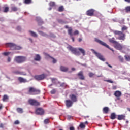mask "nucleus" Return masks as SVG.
<instances>
[{"instance_id":"7c9ffc66","label":"nucleus","mask_w":130,"mask_h":130,"mask_svg":"<svg viewBox=\"0 0 130 130\" xmlns=\"http://www.w3.org/2000/svg\"><path fill=\"white\" fill-rule=\"evenodd\" d=\"M57 11L58 12H63V11H64V8L62 6H61L59 7Z\"/></svg>"},{"instance_id":"13d9d810","label":"nucleus","mask_w":130,"mask_h":130,"mask_svg":"<svg viewBox=\"0 0 130 130\" xmlns=\"http://www.w3.org/2000/svg\"><path fill=\"white\" fill-rule=\"evenodd\" d=\"M70 130H75V127L71 126L70 127Z\"/></svg>"},{"instance_id":"8fccbe9b","label":"nucleus","mask_w":130,"mask_h":130,"mask_svg":"<svg viewBox=\"0 0 130 130\" xmlns=\"http://www.w3.org/2000/svg\"><path fill=\"white\" fill-rule=\"evenodd\" d=\"M14 124L15 125H18V124H20V121H19V120H16L15 122H14Z\"/></svg>"},{"instance_id":"a18cd8bd","label":"nucleus","mask_w":130,"mask_h":130,"mask_svg":"<svg viewBox=\"0 0 130 130\" xmlns=\"http://www.w3.org/2000/svg\"><path fill=\"white\" fill-rule=\"evenodd\" d=\"M60 87H67V84L65 83H62L60 85Z\"/></svg>"},{"instance_id":"0e129e2a","label":"nucleus","mask_w":130,"mask_h":130,"mask_svg":"<svg viewBox=\"0 0 130 130\" xmlns=\"http://www.w3.org/2000/svg\"><path fill=\"white\" fill-rule=\"evenodd\" d=\"M75 70H76V69H75L74 68H72V71H75Z\"/></svg>"},{"instance_id":"6e6552de","label":"nucleus","mask_w":130,"mask_h":130,"mask_svg":"<svg viewBox=\"0 0 130 130\" xmlns=\"http://www.w3.org/2000/svg\"><path fill=\"white\" fill-rule=\"evenodd\" d=\"M68 49L69 50H71V52L75 54V55L80 56L81 55V53L80 52L78 51L76 48H73L71 46H69L68 47Z\"/></svg>"},{"instance_id":"393cba45","label":"nucleus","mask_w":130,"mask_h":130,"mask_svg":"<svg viewBox=\"0 0 130 130\" xmlns=\"http://www.w3.org/2000/svg\"><path fill=\"white\" fill-rule=\"evenodd\" d=\"M78 50L82 54L83 56H85V55H86V51L84 49L82 48H79Z\"/></svg>"},{"instance_id":"338daca9","label":"nucleus","mask_w":130,"mask_h":130,"mask_svg":"<svg viewBox=\"0 0 130 130\" xmlns=\"http://www.w3.org/2000/svg\"><path fill=\"white\" fill-rule=\"evenodd\" d=\"M125 2H127V3H130V0H125Z\"/></svg>"},{"instance_id":"6e6d98bb","label":"nucleus","mask_w":130,"mask_h":130,"mask_svg":"<svg viewBox=\"0 0 130 130\" xmlns=\"http://www.w3.org/2000/svg\"><path fill=\"white\" fill-rule=\"evenodd\" d=\"M17 30H18V31H21V26H18L17 27Z\"/></svg>"},{"instance_id":"72a5a7b5","label":"nucleus","mask_w":130,"mask_h":130,"mask_svg":"<svg viewBox=\"0 0 130 130\" xmlns=\"http://www.w3.org/2000/svg\"><path fill=\"white\" fill-rule=\"evenodd\" d=\"M109 41L111 43H113V44H114V45H115V44L117 43V42L116 41H114L113 40V39H109Z\"/></svg>"},{"instance_id":"58836bf2","label":"nucleus","mask_w":130,"mask_h":130,"mask_svg":"<svg viewBox=\"0 0 130 130\" xmlns=\"http://www.w3.org/2000/svg\"><path fill=\"white\" fill-rule=\"evenodd\" d=\"M4 13H8L9 12V7H6L5 8L4 10H3Z\"/></svg>"},{"instance_id":"6ab92c4d","label":"nucleus","mask_w":130,"mask_h":130,"mask_svg":"<svg viewBox=\"0 0 130 130\" xmlns=\"http://www.w3.org/2000/svg\"><path fill=\"white\" fill-rule=\"evenodd\" d=\"M60 71H61V72H68V71H69V68L65 67L64 66H61L60 67Z\"/></svg>"},{"instance_id":"e2e57ef3","label":"nucleus","mask_w":130,"mask_h":130,"mask_svg":"<svg viewBox=\"0 0 130 130\" xmlns=\"http://www.w3.org/2000/svg\"><path fill=\"white\" fill-rule=\"evenodd\" d=\"M78 41H79V42H81V41H82V39L81 38H79L78 39Z\"/></svg>"},{"instance_id":"a211bd4d","label":"nucleus","mask_w":130,"mask_h":130,"mask_svg":"<svg viewBox=\"0 0 130 130\" xmlns=\"http://www.w3.org/2000/svg\"><path fill=\"white\" fill-rule=\"evenodd\" d=\"M70 98L71 99L72 102H77V96L75 94H71L69 95Z\"/></svg>"},{"instance_id":"de8ad7c7","label":"nucleus","mask_w":130,"mask_h":130,"mask_svg":"<svg viewBox=\"0 0 130 130\" xmlns=\"http://www.w3.org/2000/svg\"><path fill=\"white\" fill-rule=\"evenodd\" d=\"M55 93H56V90H55V89L51 91V94H55Z\"/></svg>"},{"instance_id":"aec40b11","label":"nucleus","mask_w":130,"mask_h":130,"mask_svg":"<svg viewBox=\"0 0 130 130\" xmlns=\"http://www.w3.org/2000/svg\"><path fill=\"white\" fill-rule=\"evenodd\" d=\"M46 58H51L53 59L52 62L53 63H56L57 60L55 59L54 58L51 57L50 55H49L48 54H46Z\"/></svg>"},{"instance_id":"bf43d9fd","label":"nucleus","mask_w":130,"mask_h":130,"mask_svg":"<svg viewBox=\"0 0 130 130\" xmlns=\"http://www.w3.org/2000/svg\"><path fill=\"white\" fill-rule=\"evenodd\" d=\"M8 62H10L11 61V58L8 57Z\"/></svg>"},{"instance_id":"052dcab7","label":"nucleus","mask_w":130,"mask_h":130,"mask_svg":"<svg viewBox=\"0 0 130 130\" xmlns=\"http://www.w3.org/2000/svg\"><path fill=\"white\" fill-rule=\"evenodd\" d=\"M0 127L1 128L4 127V125L3 124H0Z\"/></svg>"},{"instance_id":"4be33fe9","label":"nucleus","mask_w":130,"mask_h":130,"mask_svg":"<svg viewBox=\"0 0 130 130\" xmlns=\"http://www.w3.org/2000/svg\"><path fill=\"white\" fill-rule=\"evenodd\" d=\"M28 32L30 33V35L32 37H35V38H37V37H38V35H37V34H36V32H35L32 30H29Z\"/></svg>"},{"instance_id":"dca6fc26","label":"nucleus","mask_w":130,"mask_h":130,"mask_svg":"<svg viewBox=\"0 0 130 130\" xmlns=\"http://www.w3.org/2000/svg\"><path fill=\"white\" fill-rule=\"evenodd\" d=\"M73 102H72L70 100H66V104L67 107H68V108H69V107H72V106H73Z\"/></svg>"},{"instance_id":"9b49d317","label":"nucleus","mask_w":130,"mask_h":130,"mask_svg":"<svg viewBox=\"0 0 130 130\" xmlns=\"http://www.w3.org/2000/svg\"><path fill=\"white\" fill-rule=\"evenodd\" d=\"M114 47L117 50H122L123 49V46L118 42L115 45H114Z\"/></svg>"},{"instance_id":"0eeeda50","label":"nucleus","mask_w":130,"mask_h":130,"mask_svg":"<svg viewBox=\"0 0 130 130\" xmlns=\"http://www.w3.org/2000/svg\"><path fill=\"white\" fill-rule=\"evenodd\" d=\"M91 51H92L93 53H94V54H95V55L98 57L99 59H100V60H102V61H105V58H104V57L102 55H101V54L98 53L93 49H91Z\"/></svg>"},{"instance_id":"bb28decb","label":"nucleus","mask_w":130,"mask_h":130,"mask_svg":"<svg viewBox=\"0 0 130 130\" xmlns=\"http://www.w3.org/2000/svg\"><path fill=\"white\" fill-rule=\"evenodd\" d=\"M109 111V108L107 107H105L103 109V113H105L106 114H107Z\"/></svg>"},{"instance_id":"37998d69","label":"nucleus","mask_w":130,"mask_h":130,"mask_svg":"<svg viewBox=\"0 0 130 130\" xmlns=\"http://www.w3.org/2000/svg\"><path fill=\"white\" fill-rule=\"evenodd\" d=\"M44 123H45V124H47L49 123V119H45Z\"/></svg>"},{"instance_id":"c9c22d12","label":"nucleus","mask_w":130,"mask_h":130,"mask_svg":"<svg viewBox=\"0 0 130 130\" xmlns=\"http://www.w3.org/2000/svg\"><path fill=\"white\" fill-rule=\"evenodd\" d=\"M17 111L18 113H23V109L21 108H17Z\"/></svg>"},{"instance_id":"39448f33","label":"nucleus","mask_w":130,"mask_h":130,"mask_svg":"<svg viewBox=\"0 0 130 130\" xmlns=\"http://www.w3.org/2000/svg\"><path fill=\"white\" fill-rule=\"evenodd\" d=\"M27 58L26 57L24 56H16L15 57V60L17 62V63H22V62H24V61H26Z\"/></svg>"},{"instance_id":"f257e3e1","label":"nucleus","mask_w":130,"mask_h":130,"mask_svg":"<svg viewBox=\"0 0 130 130\" xmlns=\"http://www.w3.org/2000/svg\"><path fill=\"white\" fill-rule=\"evenodd\" d=\"M6 46L7 47H10L12 50H20V49H22V47L13 43H7L6 44Z\"/></svg>"},{"instance_id":"a19ab883","label":"nucleus","mask_w":130,"mask_h":130,"mask_svg":"<svg viewBox=\"0 0 130 130\" xmlns=\"http://www.w3.org/2000/svg\"><path fill=\"white\" fill-rule=\"evenodd\" d=\"M125 57V59H126V60H127V61H129L130 60V56H124Z\"/></svg>"},{"instance_id":"ea45409f","label":"nucleus","mask_w":130,"mask_h":130,"mask_svg":"<svg viewBox=\"0 0 130 130\" xmlns=\"http://www.w3.org/2000/svg\"><path fill=\"white\" fill-rule=\"evenodd\" d=\"M51 81L53 84H56L55 81H57V79L56 78H51Z\"/></svg>"},{"instance_id":"3c124183","label":"nucleus","mask_w":130,"mask_h":130,"mask_svg":"<svg viewBox=\"0 0 130 130\" xmlns=\"http://www.w3.org/2000/svg\"><path fill=\"white\" fill-rule=\"evenodd\" d=\"M89 76L90 77V78H92V77H93L94 76V73L90 72L89 73Z\"/></svg>"},{"instance_id":"1a4fd4ad","label":"nucleus","mask_w":130,"mask_h":130,"mask_svg":"<svg viewBox=\"0 0 130 130\" xmlns=\"http://www.w3.org/2000/svg\"><path fill=\"white\" fill-rule=\"evenodd\" d=\"M28 103L32 106H39L40 103L35 99H29L28 100Z\"/></svg>"},{"instance_id":"9d476101","label":"nucleus","mask_w":130,"mask_h":130,"mask_svg":"<svg viewBox=\"0 0 130 130\" xmlns=\"http://www.w3.org/2000/svg\"><path fill=\"white\" fill-rule=\"evenodd\" d=\"M36 114L37 115H43L44 114V110L42 108H38L36 110Z\"/></svg>"},{"instance_id":"423d86ee","label":"nucleus","mask_w":130,"mask_h":130,"mask_svg":"<svg viewBox=\"0 0 130 130\" xmlns=\"http://www.w3.org/2000/svg\"><path fill=\"white\" fill-rule=\"evenodd\" d=\"M64 28H66V29H68V34L71 37V39L72 40L73 42H75V38L73 37V28H72V27H69L68 25H66L64 26Z\"/></svg>"},{"instance_id":"e433bc0d","label":"nucleus","mask_w":130,"mask_h":130,"mask_svg":"<svg viewBox=\"0 0 130 130\" xmlns=\"http://www.w3.org/2000/svg\"><path fill=\"white\" fill-rule=\"evenodd\" d=\"M11 10L13 12H17V11H18V8L16 7H11Z\"/></svg>"},{"instance_id":"cd10ccee","label":"nucleus","mask_w":130,"mask_h":130,"mask_svg":"<svg viewBox=\"0 0 130 130\" xmlns=\"http://www.w3.org/2000/svg\"><path fill=\"white\" fill-rule=\"evenodd\" d=\"M8 100H9V96L7 94H5L3 96V101H4V102H7Z\"/></svg>"},{"instance_id":"49530a36","label":"nucleus","mask_w":130,"mask_h":130,"mask_svg":"<svg viewBox=\"0 0 130 130\" xmlns=\"http://www.w3.org/2000/svg\"><path fill=\"white\" fill-rule=\"evenodd\" d=\"M125 30H127V27L124 26L122 27V31H125Z\"/></svg>"},{"instance_id":"09e8293b","label":"nucleus","mask_w":130,"mask_h":130,"mask_svg":"<svg viewBox=\"0 0 130 130\" xmlns=\"http://www.w3.org/2000/svg\"><path fill=\"white\" fill-rule=\"evenodd\" d=\"M73 35H79V31L78 30H75L74 32Z\"/></svg>"},{"instance_id":"ddd939ff","label":"nucleus","mask_w":130,"mask_h":130,"mask_svg":"<svg viewBox=\"0 0 130 130\" xmlns=\"http://www.w3.org/2000/svg\"><path fill=\"white\" fill-rule=\"evenodd\" d=\"M34 78L37 80V81H41V80H44V78H45V75H44V74L36 75Z\"/></svg>"},{"instance_id":"f03ea898","label":"nucleus","mask_w":130,"mask_h":130,"mask_svg":"<svg viewBox=\"0 0 130 130\" xmlns=\"http://www.w3.org/2000/svg\"><path fill=\"white\" fill-rule=\"evenodd\" d=\"M94 41L95 42H97V43H99V44L102 45V46H104L105 47H106V48H108V49H110V50H111L113 52H114V50H113V49L111 48L110 47H109V45H107L104 42L99 40V39H98L97 38H95Z\"/></svg>"},{"instance_id":"f8f14e48","label":"nucleus","mask_w":130,"mask_h":130,"mask_svg":"<svg viewBox=\"0 0 130 130\" xmlns=\"http://www.w3.org/2000/svg\"><path fill=\"white\" fill-rule=\"evenodd\" d=\"M94 13H95V10L92 9H89L86 11V15L89 17H93L94 16Z\"/></svg>"},{"instance_id":"4d7b16f0","label":"nucleus","mask_w":130,"mask_h":130,"mask_svg":"<svg viewBox=\"0 0 130 130\" xmlns=\"http://www.w3.org/2000/svg\"><path fill=\"white\" fill-rule=\"evenodd\" d=\"M106 64H107L108 66V67H109V68H112V66L111 65H110L109 64H108V62H106Z\"/></svg>"},{"instance_id":"680f3d73","label":"nucleus","mask_w":130,"mask_h":130,"mask_svg":"<svg viewBox=\"0 0 130 130\" xmlns=\"http://www.w3.org/2000/svg\"><path fill=\"white\" fill-rule=\"evenodd\" d=\"M29 40L30 41V42H31V43L33 42V40L31 38H29Z\"/></svg>"},{"instance_id":"79ce46f5","label":"nucleus","mask_w":130,"mask_h":130,"mask_svg":"<svg viewBox=\"0 0 130 130\" xmlns=\"http://www.w3.org/2000/svg\"><path fill=\"white\" fill-rule=\"evenodd\" d=\"M49 5H50V7H54V6H55V3H54L53 2H51L49 3Z\"/></svg>"},{"instance_id":"864d4df0","label":"nucleus","mask_w":130,"mask_h":130,"mask_svg":"<svg viewBox=\"0 0 130 130\" xmlns=\"http://www.w3.org/2000/svg\"><path fill=\"white\" fill-rule=\"evenodd\" d=\"M10 54V52H4L3 53L4 55H5L6 56L9 55Z\"/></svg>"},{"instance_id":"5701e85b","label":"nucleus","mask_w":130,"mask_h":130,"mask_svg":"<svg viewBox=\"0 0 130 130\" xmlns=\"http://www.w3.org/2000/svg\"><path fill=\"white\" fill-rule=\"evenodd\" d=\"M14 74H15L16 75H21L22 76H26L27 75L26 73L23 72H20V71H14Z\"/></svg>"},{"instance_id":"4468645a","label":"nucleus","mask_w":130,"mask_h":130,"mask_svg":"<svg viewBox=\"0 0 130 130\" xmlns=\"http://www.w3.org/2000/svg\"><path fill=\"white\" fill-rule=\"evenodd\" d=\"M121 12L122 14H123L124 15L125 14V13L126 14L130 13V6H127L124 9L121 10Z\"/></svg>"},{"instance_id":"c756f323","label":"nucleus","mask_w":130,"mask_h":130,"mask_svg":"<svg viewBox=\"0 0 130 130\" xmlns=\"http://www.w3.org/2000/svg\"><path fill=\"white\" fill-rule=\"evenodd\" d=\"M110 118H111V119H113V120L115 119V118H116V115H115V113H112L111 114Z\"/></svg>"},{"instance_id":"f704fd0d","label":"nucleus","mask_w":130,"mask_h":130,"mask_svg":"<svg viewBox=\"0 0 130 130\" xmlns=\"http://www.w3.org/2000/svg\"><path fill=\"white\" fill-rule=\"evenodd\" d=\"M32 3V0H24V3L26 5H29Z\"/></svg>"},{"instance_id":"c85d7f7f","label":"nucleus","mask_w":130,"mask_h":130,"mask_svg":"<svg viewBox=\"0 0 130 130\" xmlns=\"http://www.w3.org/2000/svg\"><path fill=\"white\" fill-rule=\"evenodd\" d=\"M57 22L59 23V24H68V23H69V22L67 21H64L63 20H62V19H58L57 20Z\"/></svg>"},{"instance_id":"412c9836","label":"nucleus","mask_w":130,"mask_h":130,"mask_svg":"<svg viewBox=\"0 0 130 130\" xmlns=\"http://www.w3.org/2000/svg\"><path fill=\"white\" fill-rule=\"evenodd\" d=\"M18 80L19 81V82H20V83H27L28 82V81H27V79L23 78V77H18Z\"/></svg>"},{"instance_id":"7ed1b4c3","label":"nucleus","mask_w":130,"mask_h":130,"mask_svg":"<svg viewBox=\"0 0 130 130\" xmlns=\"http://www.w3.org/2000/svg\"><path fill=\"white\" fill-rule=\"evenodd\" d=\"M28 93L29 95H38L40 94V91L34 87H29L28 88Z\"/></svg>"},{"instance_id":"774afa93","label":"nucleus","mask_w":130,"mask_h":130,"mask_svg":"<svg viewBox=\"0 0 130 130\" xmlns=\"http://www.w3.org/2000/svg\"><path fill=\"white\" fill-rule=\"evenodd\" d=\"M89 117H90V116H87L84 117L85 118H89Z\"/></svg>"},{"instance_id":"f3484780","label":"nucleus","mask_w":130,"mask_h":130,"mask_svg":"<svg viewBox=\"0 0 130 130\" xmlns=\"http://www.w3.org/2000/svg\"><path fill=\"white\" fill-rule=\"evenodd\" d=\"M114 95L115 97H117L118 100H120V98H119V97L121 96V92L118 90L116 91L114 93Z\"/></svg>"},{"instance_id":"69168bd1","label":"nucleus","mask_w":130,"mask_h":130,"mask_svg":"<svg viewBox=\"0 0 130 130\" xmlns=\"http://www.w3.org/2000/svg\"><path fill=\"white\" fill-rule=\"evenodd\" d=\"M3 109V106L1 105H0V110Z\"/></svg>"},{"instance_id":"473e14b6","label":"nucleus","mask_w":130,"mask_h":130,"mask_svg":"<svg viewBox=\"0 0 130 130\" xmlns=\"http://www.w3.org/2000/svg\"><path fill=\"white\" fill-rule=\"evenodd\" d=\"M109 41L111 43H113V44H114V45H115V44L117 43V42L116 41H114L113 40V39H109Z\"/></svg>"},{"instance_id":"20e7f679","label":"nucleus","mask_w":130,"mask_h":130,"mask_svg":"<svg viewBox=\"0 0 130 130\" xmlns=\"http://www.w3.org/2000/svg\"><path fill=\"white\" fill-rule=\"evenodd\" d=\"M114 33L115 35H118L119 37H118V39H119V40H122L124 41V40H125V34H123V32L116 30Z\"/></svg>"},{"instance_id":"b1692460","label":"nucleus","mask_w":130,"mask_h":130,"mask_svg":"<svg viewBox=\"0 0 130 130\" xmlns=\"http://www.w3.org/2000/svg\"><path fill=\"white\" fill-rule=\"evenodd\" d=\"M117 119L118 120H124L125 119V116L124 115H118Z\"/></svg>"},{"instance_id":"a878e982","label":"nucleus","mask_w":130,"mask_h":130,"mask_svg":"<svg viewBox=\"0 0 130 130\" xmlns=\"http://www.w3.org/2000/svg\"><path fill=\"white\" fill-rule=\"evenodd\" d=\"M34 59L36 61H40V60L41 59V57L40 56V55L36 54Z\"/></svg>"},{"instance_id":"5fc2aeb1","label":"nucleus","mask_w":130,"mask_h":130,"mask_svg":"<svg viewBox=\"0 0 130 130\" xmlns=\"http://www.w3.org/2000/svg\"><path fill=\"white\" fill-rule=\"evenodd\" d=\"M117 88V86H113L112 87L113 90H116Z\"/></svg>"},{"instance_id":"2eb2a0df","label":"nucleus","mask_w":130,"mask_h":130,"mask_svg":"<svg viewBox=\"0 0 130 130\" xmlns=\"http://www.w3.org/2000/svg\"><path fill=\"white\" fill-rule=\"evenodd\" d=\"M77 76L80 80L83 81L85 80V76H84V74L83 73V71H80L77 74Z\"/></svg>"},{"instance_id":"2f4dec72","label":"nucleus","mask_w":130,"mask_h":130,"mask_svg":"<svg viewBox=\"0 0 130 130\" xmlns=\"http://www.w3.org/2000/svg\"><path fill=\"white\" fill-rule=\"evenodd\" d=\"M38 32L39 33L40 35H41V36H44L45 37H46V36H47V34L43 32V31H38Z\"/></svg>"},{"instance_id":"c03bdc74","label":"nucleus","mask_w":130,"mask_h":130,"mask_svg":"<svg viewBox=\"0 0 130 130\" xmlns=\"http://www.w3.org/2000/svg\"><path fill=\"white\" fill-rule=\"evenodd\" d=\"M118 58L120 61H121V62H123V60H124L123 57H121V56H119Z\"/></svg>"},{"instance_id":"4c0bfd02","label":"nucleus","mask_w":130,"mask_h":130,"mask_svg":"<svg viewBox=\"0 0 130 130\" xmlns=\"http://www.w3.org/2000/svg\"><path fill=\"white\" fill-rule=\"evenodd\" d=\"M79 126L81 128H85V127H86V125H85V124L83 123H81Z\"/></svg>"},{"instance_id":"603ef678","label":"nucleus","mask_w":130,"mask_h":130,"mask_svg":"<svg viewBox=\"0 0 130 130\" xmlns=\"http://www.w3.org/2000/svg\"><path fill=\"white\" fill-rule=\"evenodd\" d=\"M105 82H107L108 83H113V81L111 80H105Z\"/></svg>"}]
</instances>
